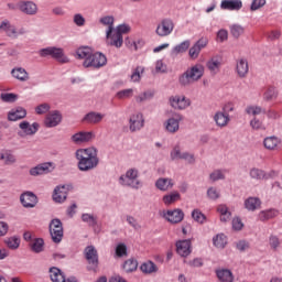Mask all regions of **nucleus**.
<instances>
[{
  "mask_svg": "<svg viewBox=\"0 0 282 282\" xmlns=\"http://www.w3.org/2000/svg\"><path fill=\"white\" fill-rule=\"evenodd\" d=\"M79 171H91L98 166V150L96 148L78 149L75 153Z\"/></svg>",
  "mask_w": 282,
  "mask_h": 282,
  "instance_id": "f257e3e1",
  "label": "nucleus"
},
{
  "mask_svg": "<svg viewBox=\"0 0 282 282\" xmlns=\"http://www.w3.org/2000/svg\"><path fill=\"white\" fill-rule=\"evenodd\" d=\"M202 76H204V66L196 64L180 77V83L181 85H191V83L199 80Z\"/></svg>",
  "mask_w": 282,
  "mask_h": 282,
  "instance_id": "f03ea898",
  "label": "nucleus"
},
{
  "mask_svg": "<svg viewBox=\"0 0 282 282\" xmlns=\"http://www.w3.org/2000/svg\"><path fill=\"white\" fill-rule=\"evenodd\" d=\"M39 54L40 56H42V58H45L46 56H52V58H55V61H58V63H69V58L65 56L63 48L50 46L40 50Z\"/></svg>",
  "mask_w": 282,
  "mask_h": 282,
  "instance_id": "7ed1b4c3",
  "label": "nucleus"
},
{
  "mask_svg": "<svg viewBox=\"0 0 282 282\" xmlns=\"http://www.w3.org/2000/svg\"><path fill=\"white\" fill-rule=\"evenodd\" d=\"M120 184L122 186H130V188H140V180H138V170L130 169L126 175L120 176Z\"/></svg>",
  "mask_w": 282,
  "mask_h": 282,
  "instance_id": "20e7f679",
  "label": "nucleus"
},
{
  "mask_svg": "<svg viewBox=\"0 0 282 282\" xmlns=\"http://www.w3.org/2000/svg\"><path fill=\"white\" fill-rule=\"evenodd\" d=\"M107 63V57L102 53H90L84 61V67H95L100 68Z\"/></svg>",
  "mask_w": 282,
  "mask_h": 282,
  "instance_id": "39448f33",
  "label": "nucleus"
},
{
  "mask_svg": "<svg viewBox=\"0 0 282 282\" xmlns=\"http://www.w3.org/2000/svg\"><path fill=\"white\" fill-rule=\"evenodd\" d=\"M50 232L54 243H61L63 241V223L61 219L55 218L50 223Z\"/></svg>",
  "mask_w": 282,
  "mask_h": 282,
  "instance_id": "423d86ee",
  "label": "nucleus"
},
{
  "mask_svg": "<svg viewBox=\"0 0 282 282\" xmlns=\"http://www.w3.org/2000/svg\"><path fill=\"white\" fill-rule=\"evenodd\" d=\"M173 30H175V24L173 23V20L164 19L158 24L155 33L158 34V36L164 37L170 36V34L173 33Z\"/></svg>",
  "mask_w": 282,
  "mask_h": 282,
  "instance_id": "0eeeda50",
  "label": "nucleus"
},
{
  "mask_svg": "<svg viewBox=\"0 0 282 282\" xmlns=\"http://www.w3.org/2000/svg\"><path fill=\"white\" fill-rule=\"evenodd\" d=\"M85 259L88 261V269L96 270L98 268V251L94 246H88L84 250Z\"/></svg>",
  "mask_w": 282,
  "mask_h": 282,
  "instance_id": "6e6552de",
  "label": "nucleus"
},
{
  "mask_svg": "<svg viewBox=\"0 0 282 282\" xmlns=\"http://www.w3.org/2000/svg\"><path fill=\"white\" fill-rule=\"evenodd\" d=\"M69 193V186L59 185L56 186L53 192V202L56 204H63L67 199V194Z\"/></svg>",
  "mask_w": 282,
  "mask_h": 282,
  "instance_id": "1a4fd4ad",
  "label": "nucleus"
},
{
  "mask_svg": "<svg viewBox=\"0 0 282 282\" xmlns=\"http://www.w3.org/2000/svg\"><path fill=\"white\" fill-rule=\"evenodd\" d=\"M172 160H185L189 164H193L195 162V156L188 152H183L180 149V145H175L171 152Z\"/></svg>",
  "mask_w": 282,
  "mask_h": 282,
  "instance_id": "9d476101",
  "label": "nucleus"
},
{
  "mask_svg": "<svg viewBox=\"0 0 282 282\" xmlns=\"http://www.w3.org/2000/svg\"><path fill=\"white\" fill-rule=\"evenodd\" d=\"M20 202L24 208H34L39 204V198L32 192H25L20 196Z\"/></svg>",
  "mask_w": 282,
  "mask_h": 282,
  "instance_id": "9b49d317",
  "label": "nucleus"
},
{
  "mask_svg": "<svg viewBox=\"0 0 282 282\" xmlns=\"http://www.w3.org/2000/svg\"><path fill=\"white\" fill-rule=\"evenodd\" d=\"M176 252L180 257H188L193 252L191 240H180L176 242Z\"/></svg>",
  "mask_w": 282,
  "mask_h": 282,
  "instance_id": "f8f14e48",
  "label": "nucleus"
},
{
  "mask_svg": "<svg viewBox=\"0 0 282 282\" xmlns=\"http://www.w3.org/2000/svg\"><path fill=\"white\" fill-rule=\"evenodd\" d=\"M107 39L108 45H111V47H117V50H120L124 43V37L118 34L116 31H112L111 33L107 32Z\"/></svg>",
  "mask_w": 282,
  "mask_h": 282,
  "instance_id": "ddd939ff",
  "label": "nucleus"
},
{
  "mask_svg": "<svg viewBox=\"0 0 282 282\" xmlns=\"http://www.w3.org/2000/svg\"><path fill=\"white\" fill-rule=\"evenodd\" d=\"M144 127V117L137 112L130 117V131H140Z\"/></svg>",
  "mask_w": 282,
  "mask_h": 282,
  "instance_id": "4468645a",
  "label": "nucleus"
},
{
  "mask_svg": "<svg viewBox=\"0 0 282 282\" xmlns=\"http://www.w3.org/2000/svg\"><path fill=\"white\" fill-rule=\"evenodd\" d=\"M164 217L170 224H180L184 219V212L182 209L167 210Z\"/></svg>",
  "mask_w": 282,
  "mask_h": 282,
  "instance_id": "2eb2a0df",
  "label": "nucleus"
},
{
  "mask_svg": "<svg viewBox=\"0 0 282 282\" xmlns=\"http://www.w3.org/2000/svg\"><path fill=\"white\" fill-rule=\"evenodd\" d=\"M243 8V2L241 0H223L220 3L221 10L236 11Z\"/></svg>",
  "mask_w": 282,
  "mask_h": 282,
  "instance_id": "dca6fc26",
  "label": "nucleus"
},
{
  "mask_svg": "<svg viewBox=\"0 0 282 282\" xmlns=\"http://www.w3.org/2000/svg\"><path fill=\"white\" fill-rule=\"evenodd\" d=\"M206 67L210 72L212 76L219 74V69H221V57L214 56L209 58L206 63Z\"/></svg>",
  "mask_w": 282,
  "mask_h": 282,
  "instance_id": "f3484780",
  "label": "nucleus"
},
{
  "mask_svg": "<svg viewBox=\"0 0 282 282\" xmlns=\"http://www.w3.org/2000/svg\"><path fill=\"white\" fill-rule=\"evenodd\" d=\"M275 176L276 172L274 171L265 173L263 170H259L257 167L250 170V177H252V180H270Z\"/></svg>",
  "mask_w": 282,
  "mask_h": 282,
  "instance_id": "a211bd4d",
  "label": "nucleus"
},
{
  "mask_svg": "<svg viewBox=\"0 0 282 282\" xmlns=\"http://www.w3.org/2000/svg\"><path fill=\"white\" fill-rule=\"evenodd\" d=\"M61 120H63V117L61 116V112L58 111H52L50 112L45 118V126L48 128L52 127H58L61 124Z\"/></svg>",
  "mask_w": 282,
  "mask_h": 282,
  "instance_id": "6ab92c4d",
  "label": "nucleus"
},
{
  "mask_svg": "<svg viewBox=\"0 0 282 282\" xmlns=\"http://www.w3.org/2000/svg\"><path fill=\"white\" fill-rule=\"evenodd\" d=\"M236 72L239 78H246L248 76V72H250V66L248 65V59L240 58L236 64Z\"/></svg>",
  "mask_w": 282,
  "mask_h": 282,
  "instance_id": "aec40b11",
  "label": "nucleus"
},
{
  "mask_svg": "<svg viewBox=\"0 0 282 282\" xmlns=\"http://www.w3.org/2000/svg\"><path fill=\"white\" fill-rule=\"evenodd\" d=\"M170 105L174 109H186L191 105V101L186 97L174 96L170 98Z\"/></svg>",
  "mask_w": 282,
  "mask_h": 282,
  "instance_id": "412c9836",
  "label": "nucleus"
},
{
  "mask_svg": "<svg viewBox=\"0 0 282 282\" xmlns=\"http://www.w3.org/2000/svg\"><path fill=\"white\" fill-rule=\"evenodd\" d=\"M52 163H42L40 165H36L35 167H32L30 170V175H33L36 177V175H46V173H50L52 170Z\"/></svg>",
  "mask_w": 282,
  "mask_h": 282,
  "instance_id": "4be33fe9",
  "label": "nucleus"
},
{
  "mask_svg": "<svg viewBox=\"0 0 282 282\" xmlns=\"http://www.w3.org/2000/svg\"><path fill=\"white\" fill-rule=\"evenodd\" d=\"M216 276L219 282H235V275L228 269L216 270Z\"/></svg>",
  "mask_w": 282,
  "mask_h": 282,
  "instance_id": "5701e85b",
  "label": "nucleus"
},
{
  "mask_svg": "<svg viewBox=\"0 0 282 282\" xmlns=\"http://www.w3.org/2000/svg\"><path fill=\"white\" fill-rule=\"evenodd\" d=\"M73 142L83 144V142H91L94 140V132H78L72 137Z\"/></svg>",
  "mask_w": 282,
  "mask_h": 282,
  "instance_id": "b1692460",
  "label": "nucleus"
},
{
  "mask_svg": "<svg viewBox=\"0 0 282 282\" xmlns=\"http://www.w3.org/2000/svg\"><path fill=\"white\" fill-rule=\"evenodd\" d=\"M25 116H28V111L24 108L20 107L11 110L8 113V120H10V122H17V120H23Z\"/></svg>",
  "mask_w": 282,
  "mask_h": 282,
  "instance_id": "393cba45",
  "label": "nucleus"
},
{
  "mask_svg": "<svg viewBox=\"0 0 282 282\" xmlns=\"http://www.w3.org/2000/svg\"><path fill=\"white\" fill-rule=\"evenodd\" d=\"M214 121L216 122L217 127H228V122H230V115L224 111H218L214 116Z\"/></svg>",
  "mask_w": 282,
  "mask_h": 282,
  "instance_id": "a878e982",
  "label": "nucleus"
},
{
  "mask_svg": "<svg viewBox=\"0 0 282 282\" xmlns=\"http://www.w3.org/2000/svg\"><path fill=\"white\" fill-rule=\"evenodd\" d=\"M274 217H279V212L274 208L264 209L258 214L259 221H269V219H274Z\"/></svg>",
  "mask_w": 282,
  "mask_h": 282,
  "instance_id": "bb28decb",
  "label": "nucleus"
},
{
  "mask_svg": "<svg viewBox=\"0 0 282 282\" xmlns=\"http://www.w3.org/2000/svg\"><path fill=\"white\" fill-rule=\"evenodd\" d=\"M155 186L159 191H171V188H173V186H175V183L173 182L172 178H164L161 177L155 182Z\"/></svg>",
  "mask_w": 282,
  "mask_h": 282,
  "instance_id": "cd10ccee",
  "label": "nucleus"
},
{
  "mask_svg": "<svg viewBox=\"0 0 282 282\" xmlns=\"http://www.w3.org/2000/svg\"><path fill=\"white\" fill-rule=\"evenodd\" d=\"M19 10H21V12H24V14H36V11L39 9L36 8V4L34 2L26 1L19 3Z\"/></svg>",
  "mask_w": 282,
  "mask_h": 282,
  "instance_id": "c85d7f7f",
  "label": "nucleus"
},
{
  "mask_svg": "<svg viewBox=\"0 0 282 282\" xmlns=\"http://www.w3.org/2000/svg\"><path fill=\"white\" fill-rule=\"evenodd\" d=\"M13 78H17V80H21V83H25L26 80H30V75L28 74V70L22 67L13 68L11 72Z\"/></svg>",
  "mask_w": 282,
  "mask_h": 282,
  "instance_id": "c756f323",
  "label": "nucleus"
},
{
  "mask_svg": "<svg viewBox=\"0 0 282 282\" xmlns=\"http://www.w3.org/2000/svg\"><path fill=\"white\" fill-rule=\"evenodd\" d=\"M0 30H2V32H6L8 36H11L13 39L17 37V28L12 25L8 20L1 22Z\"/></svg>",
  "mask_w": 282,
  "mask_h": 282,
  "instance_id": "7c9ffc66",
  "label": "nucleus"
},
{
  "mask_svg": "<svg viewBox=\"0 0 282 282\" xmlns=\"http://www.w3.org/2000/svg\"><path fill=\"white\" fill-rule=\"evenodd\" d=\"M102 118H105V115L100 112H88L84 117V122H88V124H98V122L102 121Z\"/></svg>",
  "mask_w": 282,
  "mask_h": 282,
  "instance_id": "2f4dec72",
  "label": "nucleus"
},
{
  "mask_svg": "<svg viewBox=\"0 0 282 282\" xmlns=\"http://www.w3.org/2000/svg\"><path fill=\"white\" fill-rule=\"evenodd\" d=\"M20 129H22L26 135H34V133L39 131V123L34 122L30 124V122L23 121L20 123Z\"/></svg>",
  "mask_w": 282,
  "mask_h": 282,
  "instance_id": "473e14b6",
  "label": "nucleus"
},
{
  "mask_svg": "<svg viewBox=\"0 0 282 282\" xmlns=\"http://www.w3.org/2000/svg\"><path fill=\"white\" fill-rule=\"evenodd\" d=\"M217 213L220 215V221H230V217H232V213H230V209L228 206L220 204L217 206Z\"/></svg>",
  "mask_w": 282,
  "mask_h": 282,
  "instance_id": "72a5a7b5",
  "label": "nucleus"
},
{
  "mask_svg": "<svg viewBox=\"0 0 282 282\" xmlns=\"http://www.w3.org/2000/svg\"><path fill=\"white\" fill-rule=\"evenodd\" d=\"M50 278L52 282H65V274L56 267L50 269Z\"/></svg>",
  "mask_w": 282,
  "mask_h": 282,
  "instance_id": "f704fd0d",
  "label": "nucleus"
},
{
  "mask_svg": "<svg viewBox=\"0 0 282 282\" xmlns=\"http://www.w3.org/2000/svg\"><path fill=\"white\" fill-rule=\"evenodd\" d=\"M140 270L143 274H153L158 272L159 268L153 261H147L141 264Z\"/></svg>",
  "mask_w": 282,
  "mask_h": 282,
  "instance_id": "c9c22d12",
  "label": "nucleus"
},
{
  "mask_svg": "<svg viewBox=\"0 0 282 282\" xmlns=\"http://www.w3.org/2000/svg\"><path fill=\"white\" fill-rule=\"evenodd\" d=\"M245 208L247 210H257L258 208H261V199L257 197H249L245 200Z\"/></svg>",
  "mask_w": 282,
  "mask_h": 282,
  "instance_id": "e433bc0d",
  "label": "nucleus"
},
{
  "mask_svg": "<svg viewBox=\"0 0 282 282\" xmlns=\"http://www.w3.org/2000/svg\"><path fill=\"white\" fill-rule=\"evenodd\" d=\"M264 148L268 149V151H274L276 150V147L281 144V140L276 137H267L263 141Z\"/></svg>",
  "mask_w": 282,
  "mask_h": 282,
  "instance_id": "4c0bfd02",
  "label": "nucleus"
},
{
  "mask_svg": "<svg viewBox=\"0 0 282 282\" xmlns=\"http://www.w3.org/2000/svg\"><path fill=\"white\" fill-rule=\"evenodd\" d=\"M144 66H137L135 68H133L130 75L131 83H140V80H142V74H144Z\"/></svg>",
  "mask_w": 282,
  "mask_h": 282,
  "instance_id": "58836bf2",
  "label": "nucleus"
},
{
  "mask_svg": "<svg viewBox=\"0 0 282 282\" xmlns=\"http://www.w3.org/2000/svg\"><path fill=\"white\" fill-rule=\"evenodd\" d=\"M279 94L276 93V88L274 86H269L265 88L263 93V100H265L267 102H270L272 100H276Z\"/></svg>",
  "mask_w": 282,
  "mask_h": 282,
  "instance_id": "ea45409f",
  "label": "nucleus"
},
{
  "mask_svg": "<svg viewBox=\"0 0 282 282\" xmlns=\"http://www.w3.org/2000/svg\"><path fill=\"white\" fill-rule=\"evenodd\" d=\"M165 129L169 133H176V131H180V120L175 118H170L165 122Z\"/></svg>",
  "mask_w": 282,
  "mask_h": 282,
  "instance_id": "a19ab883",
  "label": "nucleus"
},
{
  "mask_svg": "<svg viewBox=\"0 0 282 282\" xmlns=\"http://www.w3.org/2000/svg\"><path fill=\"white\" fill-rule=\"evenodd\" d=\"M93 52L94 51L89 46H80L76 51V56H77V58L87 61V58H89V56L91 55Z\"/></svg>",
  "mask_w": 282,
  "mask_h": 282,
  "instance_id": "79ce46f5",
  "label": "nucleus"
},
{
  "mask_svg": "<svg viewBox=\"0 0 282 282\" xmlns=\"http://www.w3.org/2000/svg\"><path fill=\"white\" fill-rule=\"evenodd\" d=\"M191 47V41L186 40L182 42L181 44H177L176 46L173 47L172 54L174 56H177V54H184Z\"/></svg>",
  "mask_w": 282,
  "mask_h": 282,
  "instance_id": "37998d69",
  "label": "nucleus"
},
{
  "mask_svg": "<svg viewBox=\"0 0 282 282\" xmlns=\"http://www.w3.org/2000/svg\"><path fill=\"white\" fill-rule=\"evenodd\" d=\"M122 269L124 272H135L138 270V260L130 258L124 261Z\"/></svg>",
  "mask_w": 282,
  "mask_h": 282,
  "instance_id": "c03bdc74",
  "label": "nucleus"
},
{
  "mask_svg": "<svg viewBox=\"0 0 282 282\" xmlns=\"http://www.w3.org/2000/svg\"><path fill=\"white\" fill-rule=\"evenodd\" d=\"M4 243L10 250H18V248L21 246V239L17 236L7 238L4 240Z\"/></svg>",
  "mask_w": 282,
  "mask_h": 282,
  "instance_id": "a18cd8bd",
  "label": "nucleus"
},
{
  "mask_svg": "<svg viewBox=\"0 0 282 282\" xmlns=\"http://www.w3.org/2000/svg\"><path fill=\"white\" fill-rule=\"evenodd\" d=\"M180 194L177 192H173L171 194L163 196V204L165 206H171V204H175V202H180Z\"/></svg>",
  "mask_w": 282,
  "mask_h": 282,
  "instance_id": "49530a36",
  "label": "nucleus"
},
{
  "mask_svg": "<svg viewBox=\"0 0 282 282\" xmlns=\"http://www.w3.org/2000/svg\"><path fill=\"white\" fill-rule=\"evenodd\" d=\"M214 246L216 248H226V243H228V238L226 237V235L224 234H220V235H217L214 239Z\"/></svg>",
  "mask_w": 282,
  "mask_h": 282,
  "instance_id": "de8ad7c7",
  "label": "nucleus"
},
{
  "mask_svg": "<svg viewBox=\"0 0 282 282\" xmlns=\"http://www.w3.org/2000/svg\"><path fill=\"white\" fill-rule=\"evenodd\" d=\"M0 160H2L4 164L8 165L14 164V162H17V158L10 151H4L0 153Z\"/></svg>",
  "mask_w": 282,
  "mask_h": 282,
  "instance_id": "09e8293b",
  "label": "nucleus"
},
{
  "mask_svg": "<svg viewBox=\"0 0 282 282\" xmlns=\"http://www.w3.org/2000/svg\"><path fill=\"white\" fill-rule=\"evenodd\" d=\"M43 246H45V242L42 238H36L31 242V250L33 252H43Z\"/></svg>",
  "mask_w": 282,
  "mask_h": 282,
  "instance_id": "8fccbe9b",
  "label": "nucleus"
},
{
  "mask_svg": "<svg viewBox=\"0 0 282 282\" xmlns=\"http://www.w3.org/2000/svg\"><path fill=\"white\" fill-rule=\"evenodd\" d=\"M128 252H127V245L124 243H119L117 245L116 249H115V257H117L118 259H122V257H128Z\"/></svg>",
  "mask_w": 282,
  "mask_h": 282,
  "instance_id": "3c124183",
  "label": "nucleus"
},
{
  "mask_svg": "<svg viewBox=\"0 0 282 282\" xmlns=\"http://www.w3.org/2000/svg\"><path fill=\"white\" fill-rule=\"evenodd\" d=\"M119 36H122L123 34H130L131 33V25L123 23L116 26L113 30Z\"/></svg>",
  "mask_w": 282,
  "mask_h": 282,
  "instance_id": "603ef678",
  "label": "nucleus"
},
{
  "mask_svg": "<svg viewBox=\"0 0 282 282\" xmlns=\"http://www.w3.org/2000/svg\"><path fill=\"white\" fill-rule=\"evenodd\" d=\"M243 32H246V29H243V26H241L240 24H234L230 26V34L235 39H239V36L243 34Z\"/></svg>",
  "mask_w": 282,
  "mask_h": 282,
  "instance_id": "864d4df0",
  "label": "nucleus"
},
{
  "mask_svg": "<svg viewBox=\"0 0 282 282\" xmlns=\"http://www.w3.org/2000/svg\"><path fill=\"white\" fill-rule=\"evenodd\" d=\"M246 113H248V116H261V113H263V108H261V106H248L246 108Z\"/></svg>",
  "mask_w": 282,
  "mask_h": 282,
  "instance_id": "5fc2aeb1",
  "label": "nucleus"
},
{
  "mask_svg": "<svg viewBox=\"0 0 282 282\" xmlns=\"http://www.w3.org/2000/svg\"><path fill=\"white\" fill-rule=\"evenodd\" d=\"M192 217L194 221H197V224H204V221H206V215L199 212V209H194L192 212Z\"/></svg>",
  "mask_w": 282,
  "mask_h": 282,
  "instance_id": "6e6d98bb",
  "label": "nucleus"
},
{
  "mask_svg": "<svg viewBox=\"0 0 282 282\" xmlns=\"http://www.w3.org/2000/svg\"><path fill=\"white\" fill-rule=\"evenodd\" d=\"M269 246L271 250H279V248L281 247V240L279 239V237L271 235L269 237Z\"/></svg>",
  "mask_w": 282,
  "mask_h": 282,
  "instance_id": "4d7b16f0",
  "label": "nucleus"
},
{
  "mask_svg": "<svg viewBox=\"0 0 282 282\" xmlns=\"http://www.w3.org/2000/svg\"><path fill=\"white\" fill-rule=\"evenodd\" d=\"M250 127L252 129H254L256 131H263L265 130V126H263V121L257 119V117H254L251 121H250Z\"/></svg>",
  "mask_w": 282,
  "mask_h": 282,
  "instance_id": "13d9d810",
  "label": "nucleus"
},
{
  "mask_svg": "<svg viewBox=\"0 0 282 282\" xmlns=\"http://www.w3.org/2000/svg\"><path fill=\"white\" fill-rule=\"evenodd\" d=\"M151 98H153V91L148 90V91H144V93L140 94L139 96H137L135 101L137 102H145V100H151Z\"/></svg>",
  "mask_w": 282,
  "mask_h": 282,
  "instance_id": "bf43d9fd",
  "label": "nucleus"
},
{
  "mask_svg": "<svg viewBox=\"0 0 282 282\" xmlns=\"http://www.w3.org/2000/svg\"><path fill=\"white\" fill-rule=\"evenodd\" d=\"M132 96H133V89H131V88L123 89V90H120L119 93H117V98H119L120 100L131 98Z\"/></svg>",
  "mask_w": 282,
  "mask_h": 282,
  "instance_id": "052dcab7",
  "label": "nucleus"
},
{
  "mask_svg": "<svg viewBox=\"0 0 282 282\" xmlns=\"http://www.w3.org/2000/svg\"><path fill=\"white\" fill-rule=\"evenodd\" d=\"M50 109V104H41L37 107H35V112L37 113V116H43V113H47Z\"/></svg>",
  "mask_w": 282,
  "mask_h": 282,
  "instance_id": "680f3d73",
  "label": "nucleus"
},
{
  "mask_svg": "<svg viewBox=\"0 0 282 282\" xmlns=\"http://www.w3.org/2000/svg\"><path fill=\"white\" fill-rule=\"evenodd\" d=\"M82 220L85 221L88 226H96V217L90 214L82 215Z\"/></svg>",
  "mask_w": 282,
  "mask_h": 282,
  "instance_id": "e2e57ef3",
  "label": "nucleus"
},
{
  "mask_svg": "<svg viewBox=\"0 0 282 282\" xmlns=\"http://www.w3.org/2000/svg\"><path fill=\"white\" fill-rule=\"evenodd\" d=\"M263 6H265V0H253L250 7V10L252 12L263 8Z\"/></svg>",
  "mask_w": 282,
  "mask_h": 282,
  "instance_id": "0e129e2a",
  "label": "nucleus"
},
{
  "mask_svg": "<svg viewBox=\"0 0 282 282\" xmlns=\"http://www.w3.org/2000/svg\"><path fill=\"white\" fill-rule=\"evenodd\" d=\"M207 197H209V199H219V191H217V188L215 187H209L207 189Z\"/></svg>",
  "mask_w": 282,
  "mask_h": 282,
  "instance_id": "69168bd1",
  "label": "nucleus"
},
{
  "mask_svg": "<svg viewBox=\"0 0 282 282\" xmlns=\"http://www.w3.org/2000/svg\"><path fill=\"white\" fill-rule=\"evenodd\" d=\"M73 21L78 28H83V25H85V18L80 13L75 14Z\"/></svg>",
  "mask_w": 282,
  "mask_h": 282,
  "instance_id": "338daca9",
  "label": "nucleus"
},
{
  "mask_svg": "<svg viewBox=\"0 0 282 282\" xmlns=\"http://www.w3.org/2000/svg\"><path fill=\"white\" fill-rule=\"evenodd\" d=\"M200 52H202V51L199 50V47H197L196 44H194V45L189 48L188 54H189V57H191V58L195 59V58H198Z\"/></svg>",
  "mask_w": 282,
  "mask_h": 282,
  "instance_id": "774afa93",
  "label": "nucleus"
}]
</instances>
